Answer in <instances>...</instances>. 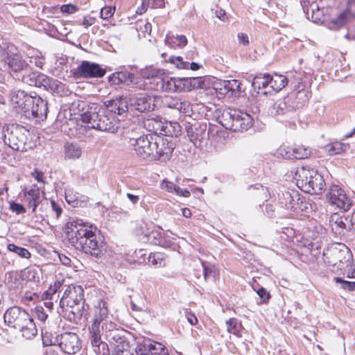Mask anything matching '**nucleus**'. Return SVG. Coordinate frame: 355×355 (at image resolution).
<instances>
[{"label":"nucleus","instance_id":"49530a36","mask_svg":"<svg viewBox=\"0 0 355 355\" xmlns=\"http://www.w3.org/2000/svg\"><path fill=\"white\" fill-rule=\"evenodd\" d=\"M24 72V73H20V78L19 80L30 86H35V84L37 83V80L35 79L37 72H27V70Z\"/></svg>","mask_w":355,"mask_h":355},{"label":"nucleus","instance_id":"a878e982","mask_svg":"<svg viewBox=\"0 0 355 355\" xmlns=\"http://www.w3.org/2000/svg\"><path fill=\"white\" fill-rule=\"evenodd\" d=\"M164 106L177 110L180 113L189 114L191 111V103L182 98L166 96L163 100Z\"/></svg>","mask_w":355,"mask_h":355},{"label":"nucleus","instance_id":"bf43d9fd","mask_svg":"<svg viewBox=\"0 0 355 355\" xmlns=\"http://www.w3.org/2000/svg\"><path fill=\"white\" fill-rule=\"evenodd\" d=\"M173 43L176 44L177 46L180 47H183L187 44V37L183 35H177L173 38Z\"/></svg>","mask_w":355,"mask_h":355},{"label":"nucleus","instance_id":"de8ad7c7","mask_svg":"<svg viewBox=\"0 0 355 355\" xmlns=\"http://www.w3.org/2000/svg\"><path fill=\"white\" fill-rule=\"evenodd\" d=\"M227 331L234 335H238L240 331L241 324L236 318H230L226 322Z\"/></svg>","mask_w":355,"mask_h":355},{"label":"nucleus","instance_id":"ddd939ff","mask_svg":"<svg viewBox=\"0 0 355 355\" xmlns=\"http://www.w3.org/2000/svg\"><path fill=\"white\" fill-rule=\"evenodd\" d=\"M326 196L329 204L344 211L349 210L352 205V200L338 185L330 186Z\"/></svg>","mask_w":355,"mask_h":355},{"label":"nucleus","instance_id":"1a4fd4ad","mask_svg":"<svg viewBox=\"0 0 355 355\" xmlns=\"http://www.w3.org/2000/svg\"><path fill=\"white\" fill-rule=\"evenodd\" d=\"M194 80L195 78H191L169 77L163 73L153 89L157 91L168 92L191 91L193 87L191 81Z\"/></svg>","mask_w":355,"mask_h":355},{"label":"nucleus","instance_id":"aec40b11","mask_svg":"<svg viewBox=\"0 0 355 355\" xmlns=\"http://www.w3.org/2000/svg\"><path fill=\"white\" fill-rule=\"evenodd\" d=\"M187 132L188 137L195 146H200L209 137V128H207L206 123L191 125L187 128Z\"/></svg>","mask_w":355,"mask_h":355},{"label":"nucleus","instance_id":"4d7b16f0","mask_svg":"<svg viewBox=\"0 0 355 355\" xmlns=\"http://www.w3.org/2000/svg\"><path fill=\"white\" fill-rule=\"evenodd\" d=\"M257 293L263 303L268 302L270 298V294L264 288H259Z\"/></svg>","mask_w":355,"mask_h":355},{"label":"nucleus","instance_id":"bb28decb","mask_svg":"<svg viewBox=\"0 0 355 355\" xmlns=\"http://www.w3.org/2000/svg\"><path fill=\"white\" fill-rule=\"evenodd\" d=\"M234 118L236 119H234V132L247 130L252 125V117L249 114L241 110H236Z\"/></svg>","mask_w":355,"mask_h":355},{"label":"nucleus","instance_id":"864d4df0","mask_svg":"<svg viewBox=\"0 0 355 355\" xmlns=\"http://www.w3.org/2000/svg\"><path fill=\"white\" fill-rule=\"evenodd\" d=\"M51 207V214L55 216L56 219H58L62 212V208L55 200H52L50 202Z\"/></svg>","mask_w":355,"mask_h":355},{"label":"nucleus","instance_id":"9d476101","mask_svg":"<svg viewBox=\"0 0 355 355\" xmlns=\"http://www.w3.org/2000/svg\"><path fill=\"white\" fill-rule=\"evenodd\" d=\"M156 135H147L139 137H130L128 146L132 148L136 155L144 159L153 161L155 146L154 137Z\"/></svg>","mask_w":355,"mask_h":355},{"label":"nucleus","instance_id":"0e129e2a","mask_svg":"<svg viewBox=\"0 0 355 355\" xmlns=\"http://www.w3.org/2000/svg\"><path fill=\"white\" fill-rule=\"evenodd\" d=\"M215 15L221 21H225L227 19L225 11L220 8H216L215 10Z\"/></svg>","mask_w":355,"mask_h":355},{"label":"nucleus","instance_id":"6e6552de","mask_svg":"<svg viewBox=\"0 0 355 355\" xmlns=\"http://www.w3.org/2000/svg\"><path fill=\"white\" fill-rule=\"evenodd\" d=\"M7 66L9 73L15 78H20V73L28 69V64L22 58L17 47L13 44H7L4 58L0 60Z\"/></svg>","mask_w":355,"mask_h":355},{"label":"nucleus","instance_id":"c03bdc74","mask_svg":"<svg viewBox=\"0 0 355 355\" xmlns=\"http://www.w3.org/2000/svg\"><path fill=\"white\" fill-rule=\"evenodd\" d=\"M7 248L10 252L15 253L21 258L29 259L31 257V253L26 248L17 246L13 243L8 244Z\"/></svg>","mask_w":355,"mask_h":355},{"label":"nucleus","instance_id":"f03ea898","mask_svg":"<svg viewBox=\"0 0 355 355\" xmlns=\"http://www.w3.org/2000/svg\"><path fill=\"white\" fill-rule=\"evenodd\" d=\"M3 319L8 326L21 331L22 336L26 339H31L37 334L33 318L21 307H10L4 313Z\"/></svg>","mask_w":355,"mask_h":355},{"label":"nucleus","instance_id":"393cba45","mask_svg":"<svg viewBox=\"0 0 355 355\" xmlns=\"http://www.w3.org/2000/svg\"><path fill=\"white\" fill-rule=\"evenodd\" d=\"M301 5L308 19L311 18L314 22L320 20V15L324 12V8L320 7L315 0H301Z\"/></svg>","mask_w":355,"mask_h":355},{"label":"nucleus","instance_id":"69168bd1","mask_svg":"<svg viewBox=\"0 0 355 355\" xmlns=\"http://www.w3.org/2000/svg\"><path fill=\"white\" fill-rule=\"evenodd\" d=\"M186 317H187L188 322L190 324L195 325V324H197L198 319H197L196 316L193 313H191V312H187L186 313Z\"/></svg>","mask_w":355,"mask_h":355},{"label":"nucleus","instance_id":"052dcab7","mask_svg":"<svg viewBox=\"0 0 355 355\" xmlns=\"http://www.w3.org/2000/svg\"><path fill=\"white\" fill-rule=\"evenodd\" d=\"M60 10L62 13L72 14L78 10L76 6L72 4L62 5L60 8Z\"/></svg>","mask_w":355,"mask_h":355},{"label":"nucleus","instance_id":"b1692460","mask_svg":"<svg viewBox=\"0 0 355 355\" xmlns=\"http://www.w3.org/2000/svg\"><path fill=\"white\" fill-rule=\"evenodd\" d=\"M35 79L37 80V83L35 84V87H44V89L51 92L58 93L62 87V83L58 80L39 72H37Z\"/></svg>","mask_w":355,"mask_h":355},{"label":"nucleus","instance_id":"c9c22d12","mask_svg":"<svg viewBox=\"0 0 355 355\" xmlns=\"http://www.w3.org/2000/svg\"><path fill=\"white\" fill-rule=\"evenodd\" d=\"M94 103L91 105L88 104L86 101H74L71 107V110L73 112L74 114H78L80 116L81 121H83V116L85 113L91 110Z\"/></svg>","mask_w":355,"mask_h":355},{"label":"nucleus","instance_id":"6e6d98bb","mask_svg":"<svg viewBox=\"0 0 355 355\" xmlns=\"http://www.w3.org/2000/svg\"><path fill=\"white\" fill-rule=\"evenodd\" d=\"M10 209L16 214H21L26 212V209L22 205L15 202H11L10 203Z\"/></svg>","mask_w":355,"mask_h":355},{"label":"nucleus","instance_id":"a19ab883","mask_svg":"<svg viewBox=\"0 0 355 355\" xmlns=\"http://www.w3.org/2000/svg\"><path fill=\"white\" fill-rule=\"evenodd\" d=\"M200 265L199 268H201L202 276L205 281H207L209 277H214L215 275V267L210 263L200 260Z\"/></svg>","mask_w":355,"mask_h":355},{"label":"nucleus","instance_id":"58836bf2","mask_svg":"<svg viewBox=\"0 0 355 355\" xmlns=\"http://www.w3.org/2000/svg\"><path fill=\"white\" fill-rule=\"evenodd\" d=\"M349 146L340 141L332 142L324 147L325 151L331 156L340 154L346 150Z\"/></svg>","mask_w":355,"mask_h":355},{"label":"nucleus","instance_id":"e433bc0d","mask_svg":"<svg viewBox=\"0 0 355 355\" xmlns=\"http://www.w3.org/2000/svg\"><path fill=\"white\" fill-rule=\"evenodd\" d=\"M288 84V79L283 75L275 74L270 76V87L273 91L279 92Z\"/></svg>","mask_w":355,"mask_h":355},{"label":"nucleus","instance_id":"4c0bfd02","mask_svg":"<svg viewBox=\"0 0 355 355\" xmlns=\"http://www.w3.org/2000/svg\"><path fill=\"white\" fill-rule=\"evenodd\" d=\"M105 328L103 324L101 326L92 324L89 327L90 340L92 347L103 343L101 338V331Z\"/></svg>","mask_w":355,"mask_h":355},{"label":"nucleus","instance_id":"5fc2aeb1","mask_svg":"<svg viewBox=\"0 0 355 355\" xmlns=\"http://www.w3.org/2000/svg\"><path fill=\"white\" fill-rule=\"evenodd\" d=\"M115 8L105 6L101 8L100 16L102 19H107L110 18L114 13Z\"/></svg>","mask_w":355,"mask_h":355},{"label":"nucleus","instance_id":"423d86ee","mask_svg":"<svg viewBox=\"0 0 355 355\" xmlns=\"http://www.w3.org/2000/svg\"><path fill=\"white\" fill-rule=\"evenodd\" d=\"M323 259L329 266L342 270L350 263L352 254L345 244L337 243L329 246L324 251Z\"/></svg>","mask_w":355,"mask_h":355},{"label":"nucleus","instance_id":"412c9836","mask_svg":"<svg viewBox=\"0 0 355 355\" xmlns=\"http://www.w3.org/2000/svg\"><path fill=\"white\" fill-rule=\"evenodd\" d=\"M291 96L279 99L273 103L268 109V113L272 116H277L293 112L297 107Z\"/></svg>","mask_w":355,"mask_h":355},{"label":"nucleus","instance_id":"f704fd0d","mask_svg":"<svg viewBox=\"0 0 355 355\" xmlns=\"http://www.w3.org/2000/svg\"><path fill=\"white\" fill-rule=\"evenodd\" d=\"M134 74L127 72H117L112 73L109 78V81L113 85H119L123 83H132Z\"/></svg>","mask_w":355,"mask_h":355},{"label":"nucleus","instance_id":"dca6fc26","mask_svg":"<svg viewBox=\"0 0 355 355\" xmlns=\"http://www.w3.org/2000/svg\"><path fill=\"white\" fill-rule=\"evenodd\" d=\"M59 347L66 354H73L81 348L78 336L73 332H64L57 338Z\"/></svg>","mask_w":355,"mask_h":355},{"label":"nucleus","instance_id":"0eeeda50","mask_svg":"<svg viewBox=\"0 0 355 355\" xmlns=\"http://www.w3.org/2000/svg\"><path fill=\"white\" fill-rule=\"evenodd\" d=\"M29 131L23 125L10 124L3 128V141L12 149L26 151Z\"/></svg>","mask_w":355,"mask_h":355},{"label":"nucleus","instance_id":"79ce46f5","mask_svg":"<svg viewBox=\"0 0 355 355\" xmlns=\"http://www.w3.org/2000/svg\"><path fill=\"white\" fill-rule=\"evenodd\" d=\"M329 223L332 230L336 232L343 230L345 227L344 218L338 214L332 215L330 218Z\"/></svg>","mask_w":355,"mask_h":355},{"label":"nucleus","instance_id":"f257e3e1","mask_svg":"<svg viewBox=\"0 0 355 355\" xmlns=\"http://www.w3.org/2000/svg\"><path fill=\"white\" fill-rule=\"evenodd\" d=\"M96 230V227L73 220L67 223L64 233L66 239L76 250L101 259L106 253V245L98 237Z\"/></svg>","mask_w":355,"mask_h":355},{"label":"nucleus","instance_id":"5701e85b","mask_svg":"<svg viewBox=\"0 0 355 355\" xmlns=\"http://www.w3.org/2000/svg\"><path fill=\"white\" fill-rule=\"evenodd\" d=\"M131 106L139 112L154 110V98L146 94L135 95L130 98Z\"/></svg>","mask_w":355,"mask_h":355},{"label":"nucleus","instance_id":"37998d69","mask_svg":"<svg viewBox=\"0 0 355 355\" xmlns=\"http://www.w3.org/2000/svg\"><path fill=\"white\" fill-rule=\"evenodd\" d=\"M150 264L156 267H162L165 266V259L164 254L160 252L151 253L148 257Z\"/></svg>","mask_w":355,"mask_h":355},{"label":"nucleus","instance_id":"13d9d810","mask_svg":"<svg viewBox=\"0 0 355 355\" xmlns=\"http://www.w3.org/2000/svg\"><path fill=\"white\" fill-rule=\"evenodd\" d=\"M35 313L37 319L42 322H44L48 317V314L44 311V308L41 306H37L35 308Z\"/></svg>","mask_w":355,"mask_h":355},{"label":"nucleus","instance_id":"680f3d73","mask_svg":"<svg viewBox=\"0 0 355 355\" xmlns=\"http://www.w3.org/2000/svg\"><path fill=\"white\" fill-rule=\"evenodd\" d=\"M345 9L350 14L351 17H355V0H347Z\"/></svg>","mask_w":355,"mask_h":355},{"label":"nucleus","instance_id":"c85d7f7f","mask_svg":"<svg viewBox=\"0 0 355 355\" xmlns=\"http://www.w3.org/2000/svg\"><path fill=\"white\" fill-rule=\"evenodd\" d=\"M25 200L29 207L32 208V213H36V209L40 202V192L39 187L34 184L31 189L24 192Z\"/></svg>","mask_w":355,"mask_h":355},{"label":"nucleus","instance_id":"09e8293b","mask_svg":"<svg viewBox=\"0 0 355 355\" xmlns=\"http://www.w3.org/2000/svg\"><path fill=\"white\" fill-rule=\"evenodd\" d=\"M60 287L61 283L60 282H55L53 286H51L49 289L43 293L42 298L45 300H53Z\"/></svg>","mask_w":355,"mask_h":355},{"label":"nucleus","instance_id":"7c9ffc66","mask_svg":"<svg viewBox=\"0 0 355 355\" xmlns=\"http://www.w3.org/2000/svg\"><path fill=\"white\" fill-rule=\"evenodd\" d=\"M103 110L109 114L112 113L114 115H122L128 111V106L122 99H116L109 101L106 108Z\"/></svg>","mask_w":355,"mask_h":355},{"label":"nucleus","instance_id":"ea45409f","mask_svg":"<svg viewBox=\"0 0 355 355\" xmlns=\"http://www.w3.org/2000/svg\"><path fill=\"white\" fill-rule=\"evenodd\" d=\"M252 87L254 89H266L270 87V75L269 74H259L254 78L252 83Z\"/></svg>","mask_w":355,"mask_h":355},{"label":"nucleus","instance_id":"3c124183","mask_svg":"<svg viewBox=\"0 0 355 355\" xmlns=\"http://www.w3.org/2000/svg\"><path fill=\"white\" fill-rule=\"evenodd\" d=\"M93 350L97 355H109L110 353L108 345L105 342L93 347Z\"/></svg>","mask_w":355,"mask_h":355},{"label":"nucleus","instance_id":"4468645a","mask_svg":"<svg viewBox=\"0 0 355 355\" xmlns=\"http://www.w3.org/2000/svg\"><path fill=\"white\" fill-rule=\"evenodd\" d=\"M146 242L159 245L166 248L175 250L176 245L174 243V238H171L165 234L162 229L159 227H153L150 231H148L144 234Z\"/></svg>","mask_w":355,"mask_h":355},{"label":"nucleus","instance_id":"473e14b6","mask_svg":"<svg viewBox=\"0 0 355 355\" xmlns=\"http://www.w3.org/2000/svg\"><path fill=\"white\" fill-rule=\"evenodd\" d=\"M160 187L162 189L166 190L168 192H174L177 195L185 198H188L191 195L190 191L187 189H182L180 187L175 185L173 182L168 180H163L161 183Z\"/></svg>","mask_w":355,"mask_h":355},{"label":"nucleus","instance_id":"f3484780","mask_svg":"<svg viewBox=\"0 0 355 355\" xmlns=\"http://www.w3.org/2000/svg\"><path fill=\"white\" fill-rule=\"evenodd\" d=\"M283 199L281 204L288 210L292 211L297 214L307 209V203L300 198L299 193L296 191L292 192L286 191L282 193Z\"/></svg>","mask_w":355,"mask_h":355},{"label":"nucleus","instance_id":"9b49d317","mask_svg":"<svg viewBox=\"0 0 355 355\" xmlns=\"http://www.w3.org/2000/svg\"><path fill=\"white\" fill-rule=\"evenodd\" d=\"M47 113L46 101L37 95L28 98L26 107L23 114L26 117L44 121L46 119Z\"/></svg>","mask_w":355,"mask_h":355},{"label":"nucleus","instance_id":"338daca9","mask_svg":"<svg viewBox=\"0 0 355 355\" xmlns=\"http://www.w3.org/2000/svg\"><path fill=\"white\" fill-rule=\"evenodd\" d=\"M36 274V271L35 269H31V268H26L24 270V275L26 276L27 278L28 279H34L35 278V275Z\"/></svg>","mask_w":355,"mask_h":355},{"label":"nucleus","instance_id":"4be33fe9","mask_svg":"<svg viewBox=\"0 0 355 355\" xmlns=\"http://www.w3.org/2000/svg\"><path fill=\"white\" fill-rule=\"evenodd\" d=\"M278 153L284 159H305L311 155L309 148L302 145L281 147Z\"/></svg>","mask_w":355,"mask_h":355},{"label":"nucleus","instance_id":"603ef678","mask_svg":"<svg viewBox=\"0 0 355 355\" xmlns=\"http://www.w3.org/2000/svg\"><path fill=\"white\" fill-rule=\"evenodd\" d=\"M334 280L336 283L341 284L342 288L349 291H355V282L345 281L340 277H335Z\"/></svg>","mask_w":355,"mask_h":355},{"label":"nucleus","instance_id":"39448f33","mask_svg":"<svg viewBox=\"0 0 355 355\" xmlns=\"http://www.w3.org/2000/svg\"><path fill=\"white\" fill-rule=\"evenodd\" d=\"M295 179L297 186L305 193L319 194L324 189L323 177L313 168L304 166L297 168Z\"/></svg>","mask_w":355,"mask_h":355},{"label":"nucleus","instance_id":"20e7f679","mask_svg":"<svg viewBox=\"0 0 355 355\" xmlns=\"http://www.w3.org/2000/svg\"><path fill=\"white\" fill-rule=\"evenodd\" d=\"M63 295L60 300V307L64 310L70 308L73 320H80L83 315L85 298L84 291L79 285L71 284L65 286Z\"/></svg>","mask_w":355,"mask_h":355},{"label":"nucleus","instance_id":"e2e57ef3","mask_svg":"<svg viewBox=\"0 0 355 355\" xmlns=\"http://www.w3.org/2000/svg\"><path fill=\"white\" fill-rule=\"evenodd\" d=\"M96 18L90 15L85 16L83 21V26L85 28H88L95 23Z\"/></svg>","mask_w":355,"mask_h":355},{"label":"nucleus","instance_id":"c756f323","mask_svg":"<svg viewBox=\"0 0 355 355\" xmlns=\"http://www.w3.org/2000/svg\"><path fill=\"white\" fill-rule=\"evenodd\" d=\"M236 110L225 109L221 115L218 117L219 123L226 129L232 130L234 131L235 125L234 116H236Z\"/></svg>","mask_w":355,"mask_h":355},{"label":"nucleus","instance_id":"a18cd8bd","mask_svg":"<svg viewBox=\"0 0 355 355\" xmlns=\"http://www.w3.org/2000/svg\"><path fill=\"white\" fill-rule=\"evenodd\" d=\"M222 85L227 92H240L241 83L236 79L223 80Z\"/></svg>","mask_w":355,"mask_h":355},{"label":"nucleus","instance_id":"774afa93","mask_svg":"<svg viewBox=\"0 0 355 355\" xmlns=\"http://www.w3.org/2000/svg\"><path fill=\"white\" fill-rule=\"evenodd\" d=\"M238 39L240 43L245 45L249 43L248 37L246 34L240 33L238 34Z\"/></svg>","mask_w":355,"mask_h":355},{"label":"nucleus","instance_id":"6ab92c4d","mask_svg":"<svg viewBox=\"0 0 355 355\" xmlns=\"http://www.w3.org/2000/svg\"><path fill=\"white\" fill-rule=\"evenodd\" d=\"M105 74V69L98 64L84 60L77 68V75L83 78H102Z\"/></svg>","mask_w":355,"mask_h":355},{"label":"nucleus","instance_id":"cd10ccee","mask_svg":"<svg viewBox=\"0 0 355 355\" xmlns=\"http://www.w3.org/2000/svg\"><path fill=\"white\" fill-rule=\"evenodd\" d=\"M31 95L27 94L23 90H17L12 92L10 101L14 107L18 109L17 112L24 114L26 107L28 98H31Z\"/></svg>","mask_w":355,"mask_h":355},{"label":"nucleus","instance_id":"a211bd4d","mask_svg":"<svg viewBox=\"0 0 355 355\" xmlns=\"http://www.w3.org/2000/svg\"><path fill=\"white\" fill-rule=\"evenodd\" d=\"M327 9L329 10L330 15V17L327 21V26L330 29H338L352 19L350 14L348 13L345 8L338 9L332 6H329Z\"/></svg>","mask_w":355,"mask_h":355},{"label":"nucleus","instance_id":"7ed1b4c3","mask_svg":"<svg viewBox=\"0 0 355 355\" xmlns=\"http://www.w3.org/2000/svg\"><path fill=\"white\" fill-rule=\"evenodd\" d=\"M83 123L86 124L87 128L111 133L117 132L120 125L116 115L112 113L109 114L97 105H93L91 110L83 114Z\"/></svg>","mask_w":355,"mask_h":355},{"label":"nucleus","instance_id":"72a5a7b5","mask_svg":"<svg viewBox=\"0 0 355 355\" xmlns=\"http://www.w3.org/2000/svg\"><path fill=\"white\" fill-rule=\"evenodd\" d=\"M162 73V70L155 68L153 67H148L145 69H141L140 71V75L142 78L153 79V84L155 85L158 82V79H160Z\"/></svg>","mask_w":355,"mask_h":355},{"label":"nucleus","instance_id":"2eb2a0df","mask_svg":"<svg viewBox=\"0 0 355 355\" xmlns=\"http://www.w3.org/2000/svg\"><path fill=\"white\" fill-rule=\"evenodd\" d=\"M155 146L153 153V161L157 160L165 162L171 158L174 146L173 144L168 139L156 135L154 137Z\"/></svg>","mask_w":355,"mask_h":355},{"label":"nucleus","instance_id":"2f4dec72","mask_svg":"<svg viewBox=\"0 0 355 355\" xmlns=\"http://www.w3.org/2000/svg\"><path fill=\"white\" fill-rule=\"evenodd\" d=\"M64 153L66 159H76L80 157L82 149L78 144L66 143L64 146Z\"/></svg>","mask_w":355,"mask_h":355},{"label":"nucleus","instance_id":"f8f14e48","mask_svg":"<svg viewBox=\"0 0 355 355\" xmlns=\"http://www.w3.org/2000/svg\"><path fill=\"white\" fill-rule=\"evenodd\" d=\"M110 315V303L108 299L99 300L94 304L93 322L96 325L103 324L105 331H112L115 327L112 322L107 323Z\"/></svg>","mask_w":355,"mask_h":355},{"label":"nucleus","instance_id":"8fccbe9b","mask_svg":"<svg viewBox=\"0 0 355 355\" xmlns=\"http://www.w3.org/2000/svg\"><path fill=\"white\" fill-rule=\"evenodd\" d=\"M168 62L178 69H189V62L184 61L180 56H171L168 58Z\"/></svg>","mask_w":355,"mask_h":355}]
</instances>
